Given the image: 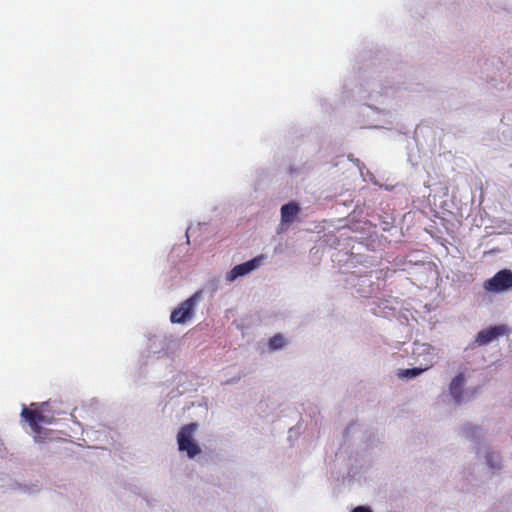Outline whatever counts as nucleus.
I'll use <instances>...</instances> for the list:
<instances>
[{"instance_id": "obj_12", "label": "nucleus", "mask_w": 512, "mask_h": 512, "mask_svg": "<svg viewBox=\"0 0 512 512\" xmlns=\"http://www.w3.org/2000/svg\"><path fill=\"white\" fill-rule=\"evenodd\" d=\"M429 356L427 352H424L420 357H417L418 361L420 362V365L425 364V359H427Z\"/></svg>"}, {"instance_id": "obj_3", "label": "nucleus", "mask_w": 512, "mask_h": 512, "mask_svg": "<svg viewBox=\"0 0 512 512\" xmlns=\"http://www.w3.org/2000/svg\"><path fill=\"white\" fill-rule=\"evenodd\" d=\"M424 352H427L429 356L427 359H425L424 365H420L419 367L412 369H399L397 371V376L402 379H412L419 376L424 371L430 369L438 359L437 352L433 347L427 344H418L414 349V354L416 357H420Z\"/></svg>"}, {"instance_id": "obj_7", "label": "nucleus", "mask_w": 512, "mask_h": 512, "mask_svg": "<svg viewBox=\"0 0 512 512\" xmlns=\"http://www.w3.org/2000/svg\"><path fill=\"white\" fill-rule=\"evenodd\" d=\"M465 383L466 376L462 372L455 375L449 383L448 393L452 401L456 404L462 403L467 398Z\"/></svg>"}, {"instance_id": "obj_5", "label": "nucleus", "mask_w": 512, "mask_h": 512, "mask_svg": "<svg viewBox=\"0 0 512 512\" xmlns=\"http://www.w3.org/2000/svg\"><path fill=\"white\" fill-rule=\"evenodd\" d=\"M484 287L492 293H503L511 289L512 272L510 270L499 271L485 283Z\"/></svg>"}, {"instance_id": "obj_8", "label": "nucleus", "mask_w": 512, "mask_h": 512, "mask_svg": "<svg viewBox=\"0 0 512 512\" xmlns=\"http://www.w3.org/2000/svg\"><path fill=\"white\" fill-rule=\"evenodd\" d=\"M300 208L295 203H288L281 208V221L278 232L282 233L288 229L291 223L295 221L298 216Z\"/></svg>"}, {"instance_id": "obj_4", "label": "nucleus", "mask_w": 512, "mask_h": 512, "mask_svg": "<svg viewBox=\"0 0 512 512\" xmlns=\"http://www.w3.org/2000/svg\"><path fill=\"white\" fill-rule=\"evenodd\" d=\"M200 299V293L197 292L182 303H180L171 313L170 320L175 324H185L188 322Z\"/></svg>"}, {"instance_id": "obj_10", "label": "nucleus", "mask_w": 512, "mask_h": 512, "mask_svg": "<svg viewBox=\"0 0 512 512\" xmlns=\"http://www.w3.org/2000/svg\"><path fill=\"white\" fill-rule=\"evenodd\" d=\"M289 343V339L285 334L277 333L268 339V349L272 352L285 348Z\"/></svg>"}, {"instance_id": "obj_11", "label": "nucleus", "mask_w": 512, "mask_h": 512, "mask_svg": "<svg viewBox=\"0 0 512 512\" xmlns=\"http://www.w3.org/2000/svg\"><path fill=\"white\" fill-rule=\"evenodd\" d=\"M350 512H373L370 506L359 505L353 508Z\"/></svg>"}, {"instance_id": "obj_1", "label": "nucleus", "mask_w": 512, "mask_h": 512, "mask_svg": "<svg viewBox=\"0 0 512 512\" xmlns=\"http://www.w3.org/2000/svg\"><path fill=\"white\" fill-rule=\"evenodd\" d=\"M199 424L196 422L182 425L176 434L178 451L187 459L194 460L201 456L203 449L197 439Z\"/></svg>"}, {"instance_id": "obj_9", "label": "nucleus", "mask_w": 512, "mask_h": 512, "mask_svg": "<svg viewBox=\"0 0 512 512\" xmlns=\"http://www.w3.org/2000/svg\"><path fill=\"white\" fill-rule=\"evenodd\" d=\"M505 329L504 327H492L489 329H486L484 331H481L478 334L477 341L481 344L489 343L490 341L494 340L498 336L502 335L504 333Z\"/></svg>"}, {"instance_id": "obj_2", "label": "nucleus", "mask_w": 512, "mask_h": 512, "mask_svg": "<svg viewBox=\"0 0 512 512\" xmlns=\"http://www.w3.org/2000/svg\"><path fill=\"white\" fill-rule=\"evenodd\" d=\"M45 411L46 404H42L40 406L32 404L31 408L23 407L22 409L21 415L29 423L36 441L43 440V437L41 436V425L51 424L53 422V417L46 415Z\"/></svg>"}, {"instance_id": "obj_6", "label": "nucleus", "mask_w": 512, "mask_h": 512, "mask_svg": "<svg viewBox=\"0 0 512 512\" xmlns=\"http://www.w3.org/2000/svg\"><path fill=\"white\" fill-rule=\"evenodd\" d=\"M263 257L258 256L254 259H251L245 263L236 265L233 267L225 276L226 281L234 282L237 278L243 277L245 275L250 274L254 270H256L262 263Z\"/></svg>"}]
</instances>
